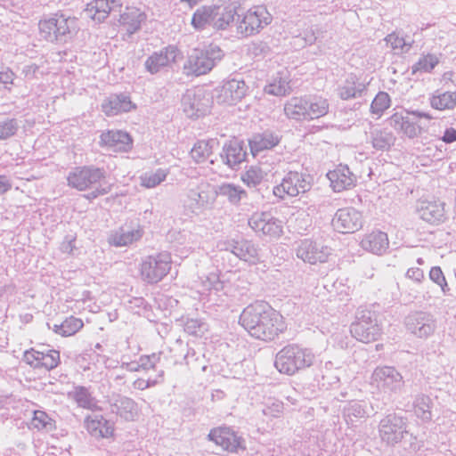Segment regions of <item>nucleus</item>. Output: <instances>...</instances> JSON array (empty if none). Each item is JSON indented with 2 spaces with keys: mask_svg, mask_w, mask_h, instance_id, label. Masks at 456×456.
Instances as JSON below:
<instances>
[{
  "mask_svg": "<svg viewBox=\"0 0 456 456\" xmlns=\"http://www.w3.org/2000/svg\"><path fill=\"white\" fill-rule=\"evenodd\" d=\"M14 77L15 75L10 69L0 71V83L4 84L5 86L12 85L13 83Z\"/></svg>",
  "mask_w": 456,
  "mask_h": 456,
  "instance_id": "nucleus-51",
  "label": "nucleus"
},
{
  "mask_svg": "<svg viewBox=\"0 0 456 456\" xmlns=\"http://www.w3.org/2000/svg\"><path fill=\"white\" fill-rule=\"evenodd\" d=\"M83 327L82 319L71 315L64 319L60 325H55L54 331L61 337H70L77 333Z\"/></svg>",
  "mask_w": 456,
  "mask_h": 456,
  "instance_id": "nucleus-33",
  "label": "nucleus"
},
{
  "mask_svg": "<svg viewBox=\"0 0 456 456\" xmlns=\"http://www.w3.org/2000/svg\"><path fill=\"white\" fill-rule=\"evenodd\" d=\"M126 407L129 408L131 412L134 411V413H137V405L134 401L127 400L126 402Z\"/></svg>",
  "mask_w": 456,
  "mask_h": 456,
  "instance_id": "nucleus-54",
  "label": "nucleus"
},
{
  "mask_svg": "<svg viewBox=\"0 0 456 456\" xmlns=\"http://www.w3.org/2000/svg\"><path fill=\"white\" fill-rule=\"evenodd\" d=\"M116 6L120 4L114 0H94L86 5V12L92 20L102 22Z\"/></svg>",
  "mask_w": 456,
  "mask_h": 456,
  "instance_id": "nucleus-25",
  "label": "nucleus"
},
{
  "mask_svg": "<svg viewBox=\"0 0 456 456\" xmlns=\"http://www.w3.org/2000/svg\"><path fill=\"white\" fill-rule=\"evenodd\" d=\"M183 2H185L187 3L191 7L196 5L197 4H199L200 2H201L202 0H182Z\"/></svg>",
  "mask_w": 456,
  "mask_h": 456,
  "instance_id": "nucleus-55",
  "label": "nucleus"
},
{
  "mask_svg": "<svg viewBox=\"0 0 456 456\" xmlns=\"http://www.w3.org/2000/svg\"><path fill=\"white\" fill-rule=\"evenodd\" d=\"M220 195L226 197L232 204H238L242 198L247 197V191L233 183H223L218 188Z\"/></svg>",
  "mask_w": 456,
  "mask_h": 456,
  "instance_id": "nucleus-36",
  "label": "nucleus"
},
{
  "mask_svg": "<svg viewBox=\"0 0 456 456\" xmlns=\"http://www.w3.org/2000/svg\"><path fill=\"white\" fill-rule=\"evenodd\" d=\"M442 141L446 143H452L456 141V129L450 127L447 128L442 137Z\"/></svg>",
  "mask_w": 456,
  "mask_h": 456,
  "instance_id": "nucleus-52",
  "label": "nucleus"
},
{
  "mask_svg": "<svg viewBox=\"0 0 456 456\" xmlns=\"http://www.w3.org/2000/svg\"><path fill=\"white\" fill-rule=\"evenodd\" d=\"M135 109L136 104L132 102L131 97L123 94H113L102 103V110L108 117L130 112Z\"/></svg>",
  "mask_w": 456,
  "mask_h": 456,
  "instance_id": "nucleus-20",
  "label": "nucleus"
},
{
  "mask_svg": "<svg viewBox=\"0 0 456 456\" xmlns=\"http://www.w3.org/2000/svg\"><path fill=\"white\" fill-rule=\"evenodd\" d=\"M265 178V172L260 167H249L240 176V180L248 187H255L262 183Z\"/></svg>",
  "mask_w": 456,
  "mask_h": 456,
  "instance_id": "nucleus-40",
  "label": "nucleus"
},
{
  "mask_svg": "<svg viewBox=\"0 0 456 456\" xmlns=\"http://www.w3.org/2000/svg\"><path fill=\"white\" fill-rule=\"evenodd\" d=\"M146 13L136 6H126L117 20L118 29L125 35L131 36L139 31L146 21Z\"/></svg>",
  "mask_w": 456,
  "mask_h": 456,
  "instance_id": "nucleus-15",
  "label": "nucleus"
},
{
  "mask_svg": "<svg viewBox=\"0 0 456 456\" xmlns=\"http://www.w3.org/2000/svg\"><path fill=\"white\" fill-rule=\"evenodd\" d=\"M23 360L34 369L51 370L60 364L61 356L57 350L51 349L43 352L30 348L25 351Z\"/></svg>",
  "mask_w": 456,
  "mask_h": 456,
  "instance_id": "nucleus-13",
  "label": "nucleus"
},
{
  "mask_svg": "<svg viewBox=\"0 0 456 456\" xmlns=\"http://www.w3.org/2000/svg\"><path fill=\"white\" fill-rule=\"evenodd\" d=\"M75 22V18L71 19L62 14H56L54 17L40 21L39 28L46 38L53 40L69 34Z\"/></svg>",
  "mask_w": 456,
  "mask_h": 456,
  "instance_id": "nucleus-14",
  "label": "nucleus"
},
{
  "mask_svg": "<svg viewBox=\"0 0 456 456\" xmlns=\"http://www.w3.org/2000/svg\"><path fill=\"white\" fill-rule=\"evenodd\" d=\"M183 54L176 46L169 45L158 53L151 54L145 61V67L151 73H156L160 69L171 66L180 60Z\"/></svg>",
  "mask_w": 456,
  "mask_h": 456,
  "instance_id": "nucleus-16",
  "label": "nucleus"
},
{
  "mask_svg": "<svg viewBox=\"0 0 456 456\" xmlns=\"http://www.w3.org/2000/svg\"><path fill=\"white\" fill-rule=\"evenodd\" d=\"M330 252L328 248L318 244L312 240H304L297 250V256L304 262L311 265L324 263L328 260Z\"/></svg>",
  "mask_w": 456,
  "mask_h": 456,
  "instance_id": "nucleus-18",
  "label": "nucleus"
},
{
  "mask_svg": "<svg viewBox=\"0 0 456 456\" xmlns=\"http://www.w3.org/2000/svg\"><path fill=\"white\" fill-rule=\"evenodd\" d=\"M313 178L310 175L297 171H289L281 182L273 187V195L281 200L297 197L308 191L312 187Z\"/></svg>",
  "mask_w": 456,
  "mask_h": 456,
  "instance_id": "nucleus-7",
  "label": "nucleus"
},
{
  "mask_svg": "<svg viewBox=\"0 0 456 456\" xmlns=\"http://www.w3.org/2000/svg\"><path fill=\"white\" fill-rule=\"evenodd\" d=\"M434 323L424 317H416L410 323V329L411 332L419 338H427L430 336L434 331Z\"/></svg>",
  "mask_w": 456,
  "mask_h": 456,
  "instance_id": "nucleus-37",
  "label": "nucleus"
},
{
  "mask_svg": "<svg viewBox=\"0 0 456 456\" xmlns=\"http://www.w3.org/2000/svg\"><path fill=\"white\" fill-rule=\"evenodd\" d=\"M68 185L80 191H87L86 198L94 200L109 193L112 185L107 180L103 168L94 166L75 167L67 177Z\"/></svg>",
  "mask_w": 456,
  "mask_h": 456,
  "instance_id": "nucleus-2",
  "label": "nucleus"
},
{
  "mask_svg": "<svg viewBox=\"0 0 456 456\" xmlns=\"http://www.w3.org/2000/svg\"><path fill=\"white\" fill-rule=\"evenodd\" d=\"M330 188L336 192L351 190L356 185V176L347 165L338 164L326 175Z\"/></svg>",
  "mask_w": 456,
  "mask_h": 456,
  "instance_id": "nucleus-17",
  "label": "nucleus"
},
{
  "mask_svg": "<svg viewBox=\"0 0 456 456\" xmlns=\"http://www.w3.org/2000/svg\"><path fill=\"white\" fill-rule=\"evenodd\" d=\"M261 12H248L240 22V29L245 36L255 34L262 27Z\"/></svg>",
  "mask_w": 456,
  "mask_h": 456,
  "instance_id": "nucleus-34",
  "label": "nucleus"
},
{
  "mask_svg": "<svg viewBox=\"0 0 456 456\" xmlns=\"http://www.w3.org/2000/svg\"><path fill=\"white\" fill-rule=\"evenodd\" d=\"M99 144L116 152H127L132 150L134 140L126 131L108 129L100 134Z\"/></svg>",
  "mask_w": 456,
  "mask_h": 456,
  "instance_id": "nucleus-12",
  "label": "nucleus"
},
{
  "mask_svg": "<svg viewBox=\"0 0 456 456\" xmlns=\"http://www.w3.org/2000/svg\"><path fill=\"white\" fill-rule=\"evenodd\" d=\"M223 55L222 50L216 45L195 49L183 65V70L188 76L205 75L214 68L216 61L223 58Z\"/></svg>",
  "mask_w": 456,
  "mask_h": 456,
  "instance_id": "nucleus-3",
  "label": "nucleus"
},
{
  "mask_svg": "<svg viewBox=\"0 0 456 456\" xmlns=\"http://www.w3.org/2000/svg\"><path fill=\"white\" fill-rule=\"evenodd\" d=\"M362 224V213L352 208L338 209L332 219L334 230L341 233H353L360 230Z\"/></svg>",
  "mask_w": 456,
  "mask_h": 456,
  "instance_id": "nucleus-11",
  "label": "nucleus"
},
{
  "mask_svg": "<svg viewBox=\"0 0 456 456\" xmlns=\"http://www.w3.org/2000/svg\"><path fill=\"white\" fill-rule=\"evenodd\" d=\"M439 62L437 56L434 54H427L417 62V69L424 72H430Z\"/></svg>",
  "mask_w": 456,
  "mask_h": 456,
  "instance_id": "nucleus-45",
  "label": "nucleus"
},
{
  "mask_svg": "<svg viewBox=\"0 0 456 456\" xmlns=\"http://www.w3.org/2000/svg\"><path fill=\"white\" fill-rule=\"evenodd\" d=\"M222 159L231 168L238 167L247 159L244 142L239 138H231L223 148Z\"/></svg>",
  "mask_w": 456,
  "mask_h": 456,
  "instance_id": "nucleus-19",
  "label": "nucleus"
},
{
  "mask_svg": "<svg viewBox=\"0 0 456 456\" xmlns=\"http://www.w3.org/2000/svg\"><path fill=\"white\" fill-rule=\"evenodd\" d=\"M249 226L256 232L270 240H277L284 234L281 222L269 217L265 213H255L248 220Z\"/></svg>",
  "mask_w": 456,
  "mask_h": 456,
  "instance_id": "nucleus-10",
  "label": "nucleus"
},
{
  "mask_svg": "<svg viewBox=\"0 0 456 456\" xmlns=\"http://www.w3.org/2000/svg\"><path fill=\"white\" fill-rule=\"evenodd\" d=\"M213 27L218 29L226 28L232 22L236 8L232 4L213 5Z\"/></svg>",
  "mask_w": 456,
  "mask_h": 456,
  "instance_id": "nucleus-27",
  "label": "nucleus"
},
{
  "mask_svg": "<svg viewBox=\"0 0 456 456\" xmlns=\"http://www.w3.org/2000/svg\"><path fill=\"white\" fill-rule=\"evenodd\" d=\"M248 86L243 80L230 79L220 89L219 98L228 104L240 102L247 94Z\"/></svg>",
  "mask_w": 456,
  "mask_h": 456,
  "instance_id": "nucleus-23",
  "label": "nucleus"
},
{
  "mask_svg": "<svg viewBox=\"0 0 456 456\" xmlns=\"http://www.w3.org/2000/svg\"><path fill=\"white\" fill-rule=\"evenodd\" d=\"M31 425L37 430L52 428L54 426V421L43 411H35L31 419Z\"/></svg>",
  "mask_w": 456,
  "mask_h": 456,
  "instance_id": "nucleus-44",
  "label": "nucleus"
},
{
  "mask_svg": "<svg viewBox=\"0 0 456 456\" xmlns=\"http://www.w3.org/2000/svg\"><path fill=\"white\" fill-rule=\"evenodd\" d=\"M142 234L140 225L121 227L110 235L109 242L115 247H126L138 241Z\"/></svg>",
  "mask_w": 456,
  "mask_h": 456,
  "instance_id": "nucleus-24",
  "label": "nucleus"
},
{
  "mask_svg": "<svg viewBox=\"0 0 456 456\" xmlns=\"http://www.w3.org/2000/svg\"><path fill=\"white\" fill-rule=\"evenodd\" d=\"M421 118L430 120L432 117L428 113L417 110L395 112L391 116L395 127L400 129L409 138L417 137L422 133L423 127L419 125Z\"/></svg>",
  "mask_w": 456,
  "mask_h": 456,
  "instance_id": "nucleus-9",
  "label": "nucleus"
},
{
  "mask_svg": "<svg viewBox=\"0 0 456 456\" xmlns=\"http://www.w3.org/2000/svg\"><path fill=\"white\" fill-rule=\"evenodd\" d=\"M214 151L213 140H200L198 141L191 151V156L197 163L206 162Z\"/></svg>",
  "mask_w": 456,
  "mask_h": 456,
  "instance_id": "nucleus-32",
  "label": "nucleus"
},
{
  "mask_svg": "<svg viewBox=\"0 0 456 456\" xmlns=\"http://www.w3.org/2000/svg\"><path fill=\"white\" fill-rule=\"evenodd\" d=\"M390 105L391 99L389 94L386 92H379L370 104V112L380 118L389 109Z\"/></svg>",
  "mask_w": 456,
  "mask_h": 456,
  "instance_id": "nucleus-41",
  "label": "nucleus"
},
{
  "mask_svg": "<svg viewBox=\"0 0 456 456\" xmlns=\"http://www.w3.org/2000/svg\"><path fill=\"white\" fill-rule=\"evenodd\" d=\"M12 188V183L4 176L0 175V193H5Z\"/></svg>",
  "mask_w": 456,
  "mask_h": 456,
  "instance_id": "nucleus-53",
  "label": "nucleus"
},
{
  "mask_svg": "<svg viewBox=\"0 0 456 456\" xmlns=\"http://www.w3.org/2000/svg\"><path fill=\"white\" fill-rule=\"evenodd\" d=\"M167 175V172L163 169L147 172L141 176V184L145 188H153L163 182Z\"/></svg>",
  "mask_w": 456,
  "mask_h": 456,
  "instance_id": "nucleus-42",
  "label": "nucleus"
},
{
  "mask_svg": "<svg viewBox=\"0 0 456 456\" xmlns=\"http://www.w3.org/2000/svg\"><path fill=\"white\" fill-rule=\"evenodd\" d=\"M290 91L289 80L288 76L274 78L273 82L265 87V92L268 94L283 96Z\"/></svg>",
  "mask_w": 456,
  "mask_h": 456,
  "instance_id": "nucleus-38",
  "label": "nucleus"
},
{
  "mask_svg": "<svg viewBox=\"0 0 456 456\" xmlns=\"http://www.w3.org/2000/svg\"><path fill=\"white\" fill-rule=\"evenodd\" d=\"M212 6H202L196 10L191 18V25L196 29H202L207 25L213 26Z\"/></svg>",
  "mask_w": 456,
  "mask_h": 456,
  "instance_id": "nucleus-35",
  "label": "nucleus"
},
{
  "mask_svg": "<svg viewBox=\"0 0 456 456\" xmlns=\"http://www.w3.org/2000/svg\"><path fill=\"white\" fill-rule=\"evenodd\" d=\"M208 439L227 452L237 453L246 449L244 438L230 427L221 426L212 428L208 434Z\"/></svg>",
  "mask_w": 456,
  "mask_h": 456,
  "instance_id": "nucleus-8",
  "label": "nucleus"
},
{
  "mask_svg": "<svg viewBox=\"0 0 456 456\" xmlns=\"http://www.w3.org/2000/svg\"><path fill=\"white\" fill-rule=\"evenodd\" d=\"M16 132V126L13 120H8L0 124V139H6Z\"/></svg>",
  "mask_w": 456,
  "mask_h": 456,
  "instance_id": "nucleus-50",
  "label": "nucleus"
},
{
  "mask_svg": "<svg viewBox=\"0 0 456 456\" xmlns=\"http://www.w3.org/2000/svg\"><path fill=\"white\" fill-rule=\"evenodd\" d=\"M284 113L290 119L307 120L306 99L298 96L290 98L284 105Z\"/></svg>",
  "mask_w": 456,
  "mask_h": 456,
  "instance_id": "nucleus-29",
  "label": "nucleus"
},
{
  "mask_svg": "<svg viewBox=\"0 0 456 456\" xmlns=\"http://www.w3.org/2000/svg\"><path fill=\"white\" fill-rule=\"evenodd\" d=\"M171 265L172 258L169 253L148 256L140 265V276L146 283L156 284L167 275Z\"/></svg>",
  "mask_w": 456,
  "mask_h": 456,
  "instance_id": "nucleus-6",
  "label": "nucleus"
},
{
  "mask_svg": "<svg viewBox=\"0 0 456 456\" xmlns=\"http://www.w3.org/2000/svg\"><path fill=\"white\" fill-rule=\"evenodd\" d=\"M392 143V136L388 134H384L381 131H378L372 137V145L374 148L379 150L388 149Z\"/></svg>",
  "mask_w": 456,
  "mask_h": 456,
  "instance_id": "nucleus-46",
  "label": "nucleus"
},
{
  "mask_svg": "<svg viewBox=\"0 0 456 456\" xmlns=\"http://www.w3.org/2000/svg\"><path fill=\"white\" fill-rule=\"evenodd\" d=\"M361 247L375 255L384 254L389 247V239L385 232L375 230L366 233L360 242Z\"/></svg>",
  "mask_w": 456,
  "mask_h": 456,
  "instance_id": "nucleus-21",
  "label": "nucleus"
},
{
  "mask_svg": "<svg viewBox=\"0 0 456 456\" xmlns=\"http://www.w3.org/2000/svg\"><path fill=\"white\" fill-rule=\"evenodd\" d=\"M421 217L431 224H436L443 220L444 216V204L441 202H428L421 208Z\"/></svg>",
  "mask_w": 456,
  "mask_h": 456,
  "instance_id": "nucleus-31",
  "label": "nucleus"
},
{
  "mask_svg": "<svg viewBox=\"0 0 456 456\" xmlns=\"http://www.w3.org/2000/svg\"><path fill=\"white\" fill-rule=\"evenodd\" d=\"M313 357L297 346H287L276 355L275 367L281 373L292 375L300 369L311 366Z\"/></svg>",
  "mask_w": 456,
  "mask_h": 456,
  "instance_id": "nucleus-4",
  "label": "nucleus"
},
{
  "mask_svg": "<svg viewBox=\"0 0 456 456\" xmlns=\"http://www.w3.org/2000/svg\"><path fill=\"white\" fill-rule=\"evenodd\" d=\"M240 322L252 338L264 342L276 340L288 330V322L282 314L265 301L248 305L242 311Z\"/></svg>",
  "mask_w": 456,
  "mask_h": 456,
  "instance_id": "nucleus-1",
  "label": "nucleus"
},
{
  "mask_svg": "<svg viewBox=\"0 0 456 456\" xmlns=\"http://www.w3.org/2000/svg\"><path fill=\"white\" fill-rule=\"evenodd\" d=\"M387 45H390L395 53H403L408 52L411 47V43H407L403 37L393 32L385 38Z\"/></svg>",
  "mask_w": 456,
  "mask_h": 456,
  "instance_id": "nucleus-43",
  "label": "nucleus"
},
{
  "mask_svg": "<svg viewBox=\"0 0 456 456\" xmlns=\"http://www.w3.org/2000/svg\"><path fill=\"white\" fill-rule=\"evenodd\" d=\"M75 400L77 403L84 407L90 408L92 405V399L90 398L89 394L84 388L77 389L74 394Z\"/></svg>",
  "mask_w": 456,
  "mask_h": 456,
  "instance_id": "nucleus-48",
  "label": "nucleus"
},
{
  "mask_svg": "<svg viewBox=\"0 0 456 456\" xmlns=\"http://www.w3.org/2000/svg\"><path fill=\"white\" fill-rule=\"evenodd\" d=\"M429 277L432 281L437 283L444 291V288L447 286V282L440 267H432L429 272Z\"/></svg>",
  "mask_w": 456,
  "mask_h": 456,
  "instance_id": "nucleus-49",
  "label": "nucleus"
},
{
  "mask_svg": "<svg viewBox=\"0 0 456 456\" xmlns=\"http://www.w3.org/2000/svg\"><path fill=\"white\" fill-rule=\"evenodd\" d=\"M330 112V102L322 95H313L306 99L307 120L323 118Z\"/></svg>",
  "mask_w": 456,
  "mask_h": 456,
  "instance_id": "nucleus-26",
  "label": "nucleus"
},
{
  "mask_svg": "<svg viewBox=\"0 0 456 456\" xmlns=\"http://www.w3.org/2000/svg\"><path fill=\"white\" fill-rule=\"evenodd\" d=\"M430 105L437 110H453L456 107V92L436 93L430 98Z\"/></svg>",
  "mask_w": 456,
  "mask_h": 456,
  "instance_id": "nucleus-30",
  "label": "nucleus"
},
{
  "mask_svg": "<svg viewBox=\"0 0 456 456\" xmlns=\"http://www.w3.org/2000/svg\"><path fill=\"white\" fill-rule=\"evenodd\" d=\"M363 89L364 86L360 84L357 79L351 77L339 88V97L343 100L355 98L363 91Z\"/></svg>",
  "mask_w": 456,
  "mask_h": 456,
  "instance_id": "nucleus-39",
  "label": "nucleus"
},
{
  "mask_svg": "<svg viewBox=\"0 0 456 456\" xmlns=\"http://www.w3.org/2000/svg\"><path fill=\"white\" fill-rule=\"evenodd\" d=\"M378 313L363 309L357 313L355 321L351 324L350 332L359 341L369 343L376 340L381 334V326L378 321Z\"/></svg>",
  "mask_w": 456,
  "mask_h": 456,
  "instance_id": "nucleus-5",
  "label": "nucleus"
},
{
  "mask_svg": "<svg viewBox=\"0 0 456 456\" xmlns=\"http://www.w3.org/2000/svg\"><path fill=\"white\" fill-rule=\"evenodd\" d=\"M281 142V137L276 133L266 130L255 134L248 140V147L251 154L255 157L258 153L269 151L276 147Z\"/></svg>",
  "mask_w": 456,
  "mask_h": 456,
  "instance_id": "nucleus-22",
  "label": "nucleus"
},
{
  "mask_svg": "<svg viewBox=\"0 0 456 456\" xmlns=\"http://www.w3.org/2000/svg\"><path fill=\"white\" fill-rule=\"evenodd\" d=\"M87 431L95 437L107 438L113 436L114 428L103 417L87 418L86 419Z\"/></svg>",
  "mask_w": 456,
  "mask_h": 456,
  "instance_id": "nucleus-28",
  "label": "nucleus"
},
{
  "mask_svg": "<svg viewBox=\"0 0 456 456\" xmlns=\"http://www.w3.org/2000/svg\"><path fill=\"white\" fill-rule=\"evenodd\" d=\"M373 376L375 380L386 381L387 378H394L399 374L393 368L381 367L375 370Z\"/></svg>",
  "mask_w": 456,
  "mask_h": 456,
  "instance_id": "nucleus-47",
  "label": "nucleus"
}]
</instances>
